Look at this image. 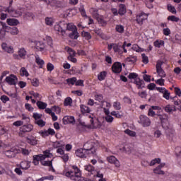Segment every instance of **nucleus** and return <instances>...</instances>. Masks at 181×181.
Returning a JSON list of instances; mask_svg holds the SVG:
<instances>
[{
  "label": "nucleus",
  "instance_id": "17",
  "mask_svg": "<svg viewBox=\"0 0 181 181\" xmlns=\"http://www.w3.org/2000/svg\"><path fill=\"white\" fill-rule=\"evenodd\" d=\"M1 47L3 50L7 52V53H13V48L8 47V45L5 42L1 44Z\"/></svg>",
  "mask_w": 181,
  "mask_h": 181
},
{
  "label": "nucleus",
  "instance_id": "64",
  "mask_svg": "<svg viewBox=\"0 0 181 181\" xmlns=\"http://www.w3.org/2000/svg\"><path fill=\"white\" fill-rule=\"evenodd\" d=\"M175 93L176 94V95H178V97H181L180 88L175 87Z\"/></svg>",
  "mask_w": 181,
  "mask_h": 181
},
{
  "label": "nucleus",
  "instance_id": "34",
  "mask_svg": "<svg viewBox=\"0 0 181 181\" xmlns=\"http://www.w3.org/2000/svg\"><path fill=\"white\" fill-rule=\"evenodd\" d=\"M35 47L37 50H40V52L45 50V45L40 42H37Z\"/></svg>",
  "mask_w": 181,
  "mask_h": 181
},
{
  "label": "nucleus",
  "instance_id": "43",
  "mask_svg": "<svg viewBox=\"0 0 181 181\" xmlns=\"http://www.w3.org/2000/svg\"><path fill=\"white\" fill-rule=\"evenodd\" d=\"M136 60V56H130L127 58V62H129V63H135Z\"/></svg>",
  "mask_w": 181,
  "mask_h": 181
},
{
  "label": "nucleus",
  "instance_id": "59",
  "mask_svg": "<svg viewBox=\"0 0 181 181\" xmlns=\"http://www.w3.org/2000/svg\"><path fill=\"white\" fill-rule=\"evenodd\" d=\"M18 151H20V153L21 152L23 155H28L29 154V150L26 148H18Z\"/></svg>",
  "mask_w": 181,
  "mask_h": 181
},
{
  "label": "nucleus",
  "instance_id": "53",
  "mask_svg": "<svg viewBox=\"0 0 181 181\" xmlns=\"http://www.w3.org/2000/svg\"><path fill=\"white\" fill-rule=\"evenodd\" d=\"M132 49L137 52H142V48L139 47V46L136 44L133 45Z\"/></svg>",
  "mask_w": 181,
  "mask_h": 181
},
{
  "label": "nucleus",
  "instance_id": "35",
  "mask_svg": "<svg viewBox=\"0 0 181 181\" xmlns=\"http://www.w3.org/2000/svg\"><path fill=\"white\" fill-rule=\"evenodd\" d=\"M81 35L83 37H85L86 40H90L91 39V34L88 32L83 31Z\"/></svg>",
  "mask_w": 181,
  "mask_h": 181
},
{
  "label": "nucleus",
  "instance_id": "2",
  "mask_svg": "<svg viewBox=\"0 0 181 181\" xmlns=\"http://www.w3.org/2000/svg\"><path fill=\"white\" fill-rule=\"evenodd\" d=\"M72 169L65 173L66 177H69L71 180L81 181V171L76 165H72Z\"/></svg>",
  "mask_w": 181,
  "mask_h": 181
},
{
  "label": "nucleus",
  "instance_id": "14",
  "mask_svg": "<svg viewBox=\"0 0 181 181\" xmlns=\"http://www.w3.org/2000/svg\"><path fill=\"white\" fill-rule=\"evenodd\" d=\"M166 62V59H165V56H163L161 60H160V67H159V76L160 77H166V73L165 71L160 67V64H163Z\"/></svg>",
  "mask_w": 181,
  "mask_h": 181
},
{
  "label": "nucleus",
  "instance_id": "25",
  "mask_svg": "<svg viewBox=\"0 0 181 181\" xmlns=\"http://www.w3.org/2000/svg\"><path fill=\"white\" fill-rule=\"evenodd\" d=\"M81 111L83 114L90 113V107L84 105H81Z\"/></svg>",
  "mask_w": 181,
  "mask_h": 181
},
{
  "label": "nucleus",
  "instance_id": "44",
  "mask_svg": "<svg viewBox=\"0 0 181 181\" xmlns=\"http://www.w3.org/2000/svg\"><path fill=\"white\" fill-rule=\"evenodd\" d=\"M168 9L169 12H171V13H173L174 15H176L177 11H176V8H175V6L169 4L168 6Z\"/></svg>",
  "mask_w": 181,
  "mask_h": 181
},
{
  "label": "nucleus",
  "instance_id": "56",
  "mask_svg": "<svg viewBox=\"0 0 181 181\" xmlns=\"http://www.w3.org/2000/svg\"><path fill=\"white\" fill-rule=\"evenodd\" d=\"M31 83L33 84V86L34 87H38L39 86V79L37 78H33L32 81H31Z\"/></svg>",
  "mask_w": 181,
  "mask_h": 181
},
{
  "label": "nucleus",
  "instance_id": "50",
  "mask_svg": "<svg viewBox=\"0 0 181 181\" xmlns=\"http://www.w3.org/2000/svg\"><path fill=\"white\" fill-rule=\"evenodd\" d=\"M128 78L131 80V79H134V80H136V78H138V74L136 73H130L128 76Z\"/></svg>",
  "mask_w": 181,
  "mask_h": 181
},
{
  "label": "nucleus",
  "instance_id": "63",
  "mask_svg": "<svg viewBox=\"0 0 181 181\" xmlns=\"http://www.w3.org/2000/svg\"><path fill=\"white\" fill-rule=\"evenodd\" d=\"M14 11L15 10L13 9V7H12V6H8V7H7L6 9V12H8V13H10V15H11Z\"/></svg>",
  "mask_w": 181,
  "mask_h": 181
},
{
  "label": "nucleus",
  "instance_id": "45",
  "mask_svg": "<svg viewBox=\"0 0 181 181\" xmlns=\"http://www.w3.org/2000/svg\"><path fill=\"white\" fill-rule=\"evenodd\" d=\"M155 115H158V117L159 116L158 115V112L156 113V112H155V110H152L151 108H149L148 112V117H155Z\"/></svg>",
  "mask_w": 181,
  "mask_h": 181
},
{
  "label": "nucleus",
  "instance_id": "29",
  "mask_svg": "<svg viewBox=\"0 0 181 181\" xmlns=\"http://www.w3.org/2000/svg\"><path fill=\"white\" fill-rule=\"evenodd\" d=\"M66 81L69 86H70V84H71V86H74V84H76V81H77V78L76 77L69 78H67Z\"/></svg>",
  "mask_w": 181,
  "mask_h": 181
},
{
  "label": "nucleus",
  "instance_id": "10",
  "mask_svg": "<svg viewBox=\"0 0 181 181\" xmlns=\"http://www.w3.org/2000/svg\"><path fill=\"white\" fill-rule=\"evenodd\" d=\"M160 119L161 121V125L163 128H164V129H168V128H169V121L168 120V115H160Z\"/></svg>",
  "mask_w": 181,
  "mask_h": 181
},
{
  "label": "nucleus",
  "instance_id": "4",
  "mask_svg": "<svg viewBox=\"0 0 181 181\" xmlns=\"http://www.w3.org/2000/svg\"><path fill=\"white\" fill-rule=\"evenodd\" d=\"M33 131V125L28 123L27 124L23 125L20 128V132L18 133L19 136L23 137L26 135L27 132H32Z\"/></svg>",
  "mask_w": 181,
  "mask_h": 181
},
{
  "label": "nucleus",
  "instance_id": "61",
  "mask_svg": "<svg viewBox=\"0 0 181 181\" xmlns=\"http://www.w3.org/2000/svg\"><path fill=\"white\" fill-rule=\"evenodd\" d=\"M163 33L165 36H169V35H170V29L169 28H164L163 30Z\"/></svg>",
  "mask_w": 181,
  "mask_h": 181
},
{
  "label": "nucleus",
  "instance_id": "13",
  "mask_svg": "<svg viewBox=\"0 0 181 181\" xmlns=\"http://www.w3.org/2000/svg\"><path fill=\"white\" fill-rule=\"evenodd\" d=\"M107 159L109 163H113L114 165H115L116 168H119L120 166L119 161L117 159V158H115V156H112L107 157Z\"/></svg>",
  "mask_w": 181,
  "mask_h": 181
},
{
  "label": "nucleus",
  "instance_id": "47",
  "mask_svg": "<svg viewBox=\"0 0 181 181\" xmlns=\"http://www.w3.org/2000/svg\"><path fill=\"white\" fill-rule=\"evenodd\" d=\"M18 56L21 57H25L26 56V50H25V48H21L18 51Z\"/></svg>",
  "mask_w": 181,
  "mask_h": 181
},
{
  "label": "nucleus",
  "instance_id": "11",
  "mask_svg": "<svg viewBox=\"0 0 181 181\" xmlns=\"http://www.w3.org/2000/svg\"><path fill=\"white\" fill-rule=\"evenodd\" d=\"M146 19H148V15L145 14V13H141L137 15L136 21L139 25H142V23H144V21Z\"/></svg>",
  "mask_w": 181,
  "mask_h": 181
},
{
  "label": "nucleus",
  "instance_id": "9",
  "mask_svg": "<svg viewBox=\"0 0 181 181\" xmlns=\"http://www.w3.org/2000/svg\"><path fill=\"white\" fill-rule=\"evenodd\" d=\"M140 124H141V125H143V127H149V125H151V119H149V117L141 115H140Z\"/></svg>",
  "mask_w": 181,
  "mask_h": 181
},
{
  "label": "nucleus",
  "instance_id": "21",
  "mask_svg": "<svg viewBox=\"0 0 181 181\" xmlns=\"http://www.w3.org/2000/svg\"><path fill=\"white\" fill-rule=\"evenodd\" d=\"M119 8L118 11L119 15L122 16L125 15V13H127V9L125 8V5L120 4Z\"/></svg>",
  "mask_w": 181,
  "mask_h": 181
},
{
  "label": "nucleus",
  "instance_id": "8",
  "mask_svg": "<svg viewBox=\"0 0 181 181\" xmlns=\"http://www.w3.org/2000/svg\"><path fill=\"white\" fill-rule=\"evenodd\" d=\"M6 81L10 86H16V82L18 81V77L13 74H11L9 76L6 78Z\"/></svg>",
  "mask_w": 181,
  "mask_h": 181
},
{
  "label": "nucleus",
  "instance_id": "58",
  "mask_svg": "<svg viewBox=\"0 0 181 181\" xmlns=\"http://www.w3.org/2000/svg\"><path fill=\"white\" fill-rule=\"evenodd\" d=\"M25 109L28 110V111H30V112H33V107H32V105L29 103H26L25 105Z\"/></svg>",
  "mask_w": 181,
  "mask_h": 181
},
{
  "label": "nucleus",
  "instance_id": "37",
  "mask_svg": "<svg viewBox=\"0 0 181 181\" xmlns=\"http://www.w3.org/2000/svg\"><path fill=\"white\" fill-rule=\"evenodd\" d=\"M167 19L171 22H179V21H180V18H179V17H176L175 16H170Z\"/></svg>",
  "mask_w": 181,
  "mask_h": 181
},
{
  "label": "nucleus",
  "instance_id": "40",
  "mask_svg": "<svg viewBox=\"0 0 181 181\" xmlns=\"http://www.w3.org/2000/svg\"><path fill=\"white\" fill-rule=\"evenodd\" d=\"M20 74L22 76H25V77H28L29 76V73L28 72V71L25 67H23L21 69Z\"/></svg>",
  "mask_w": 181,
  "mask_h": 181
},
{
  "label": "nucleus",
  "instance_id": "19",
  "mask_svg": "<svg viewBox=\"0 0 181 181\" xmlns=\"http://www.w3.org/2000/svg\"><path fill=\"white\" fill-rule=\"evenodd\" d=\"M35 63H37V64H38V66H40V69H42L43 65L45 64V61H43V59H40V57H39V55H37V56H35Z\"/></svg>",
  "mask_w": 181,
  "mask_h": 181
},
{
  "label": "nucleus",
  "instance_id": "41",
  "mask_svg": "<svg viewBox=\"0 0 181 181\" xmlns=\"http://www.w3.org/2000/svg\"><path fill=\"white\" fill-rule=\"evenodd\" d=\"M42 117H43V115L37 112H35L33 115V118H34L35 121H38L39 119H42Z\"/></svg>",
  "mask_w": 181,
  "mask_h": 181
},
{
  "label": "nucleus",
  "instance_id": "38",
  "mask_svg": "<svg viewBox=\"0 0 181 181\" xmlns=\"http://www.w3.org/2000/svg\"><path fill=\"white\" fill-rule=\"evenodd\" d=\"M105 76H107V72L102 71L98 76V80H100V81H103V80H104L105 78Z\"/></svg>",
  "mask_w": 181,
  "mask_h": 181
},
{
  "label": "nucleus",
  "instance_id": "5",
  "mask_svg": "<svg viewBox=\"0 0 181 181\" xmlns=\"http://www.w3.org/2000/svg\"><path fill=\"white\" fill-rule=\"evenodd\" d=\"M4 153L7 158L12 159V158H15L18 153H21V151L16 148V147H12L11 149L5 151Z\"/></svg>",
  "mask_w": 181,
  "mask_h": 181
},
{
  "label": "nucleus",
  "instance_id": "7",
  "mask_svg": "<svg viewBox=\"0 0 181 181\" xmlns=\"http://www.w3.org/2000/svg\"><path fill=\"white\" fill-rule=\"evenodd\" d=\"M112 71L115 74H119L121 71H122V64L119 62H115L112 66Z\"/></svg>",
  "mask_w": 181,
  "mask_h": 181
},
{
  "label": "nucleus",
  "instance_id": "48",
  "mask_svg": "<svg viewBox=\"0 0 181 181\" xmlns=\"http://www.w3.org/2000/svg\"><path fill=\"white\" fill-rule=\"evenodd\" d=\"M45 23L46 25H48L49 26L53 25V19L52 18L47 17L45 18Z\"/></svg>",
  "mask_w": 181,
  "mask_h": 181
},
{
  "label": "nucleus",
  "instance_id": "27",
  "mask_svg": "<svg viewBox=\"0 0 181 181\" xmlns=\"http://www.w3.org/2000/svg\"><path fill=\"white\" fill-rule=\"evenodd\" d=\"M34 123L35 125H38L40 128H43L45 125H46V122H45L43 119H40L39 120L34 121Z\"/></svg>",
  "mask_w": 181,
  "mask_h": 181
},
{
  "label": "nucleus",
  "instance_id": "6",
  "mask_svg": "<svg viewBox=\"0 0 181 181\" xmlns=\"http://www.w3.org/2000/svg\"><path fill=\"white\" fill-rule=\"evenodd\" d=\"M44 154H40L37 156H33V159L35 160H37L38 162L40 160L42 162L44 160V159H46V158H52L53 155L50 153V151L46 150L43 152Z\"/></svg>",
  "mask_w": 181,
  "mask_h": 181
},
{
  "label": "nucleus",
  "instance_id": "36",
  "mask_svg": "<svg viewBox=\"0 0 181 181\" xmlns=\"http://www.w3.org/2000/svg\"><path fill=\"white\" fill-rule=\"evenodd\" d=\"M95 99L96 101H98L99 103H101L102 104L104 102V97L101 94L95 95Z\"/></svg>",
  "mask_w": 181,
  "mask_h": 181
},
{
  "label": "nucleus",
  "instance_id": "55",
  "mask_svg": "<svg viewBox=\"0 0 181 181\" xmlns=\"http://www.w3.org/2000/svg\"><path fill=\"white\" fill-rule=\"evenodd\" d=\"M0 100L4 103V104H6L7 101H9L8 97L5 95H1Z\"/></svg>",
  "mask_w": 181,
  "mask_h": 181
},
{
  "label": "nucleus",
  "instance_id": "57",
  "mask_svg": "<svg viewBox=\"0 0 181 181\" xmlns=\"http://www.w3.org/2000/svg\"><path fill=\"white\" fill-rule=\"evenodd\" d=\"M47 70H48V71H52V70H54V66L52 65V63L49 62L47 64Z\"/></svg>",
  "mask_w": 181,
  "mask_h": 181
},
{
  "label": "nucleus",
  "instance_id": "31",
  "mask_svg": "<svg viewBox=\"0 0 181 181\" xmlns=\"http://www.w3.org/2000/svg\"><path fill=\"white\" fill-rule=\"evenodd\" d=\"M66 50L69 53V57H76V51L69 47H66Z\"/></svg>",
  "mask_w": 181,
  "mask_h": 181
},
{
  "label": "nucleus",
  "instance_id": "46",
  "mask_svg": "<svg viewBox=\"0 0 181 181\" xmlns=\"http://www.w3.org/2000/svg\"><path fill=\"white\" fill-rule=\"evenodd\" d=\"M21 119H23V121H25V119H26V124H30V118L29 117H28V115H25V114H22L21 116Z\"/></svg>",
  "mask_w": 181,
  "mask_h": 181
},
{
  "label": "nucleus",
  "instance_id": "18",
  "mask_svg": "<svg viewBox=\"0 0 181 181\" xmlns=\"http://www.w3.org/2000/svg\"><path fill=\"white\" fill-rule=\"evenodd\" d=\"M20 165L23 170H27V169H29V168H30V162L23 161L21 163Z\"/></svg>",
  "mask_w": 181,
  "mask_h": 181
},
{
  "label": "nucleus",
  "instance_id": "28",
  "mask_svg": "<svg viewBox=\"0 0 181 181\" xmlns=\"http://www.w3.org/2000/svg\"><path fill=\"white\" fill-rule=\"evenodd\" d=\"M71 104H73V99H71V98L68 97L65 98L64 102V105L65 107H69V105L71 106Z\"/></svg>",
  "mask_w": 181,
  "mask_h": 181
},
{
  "label": "nucleus",
  "instance_id": "24",
  "mask_svg": "<svg viewBox=\"0 0 181 181\" xmlns=\"http://www.w3.org/2000/svg\"><path fill=\"white\" fill-rule=\"evenodd\" d=\"M165 112H172L173 111H176V107L173 105H168L164 107Z\"/></svg>",
  "mask_w": 181,
  "mask_h": 181
},
{
  "label": "nucleus",
  "instance_id": "49",
  "mask_svg": "<svg viewBox=\"0 0 181 181\" xmlns=\"http://www.w3.org/2000/svg\"><path fill=\"white\" fill-rule=\"evenodd\" d=\"M41 164L43 165V166H51V168H53L52 165V160H47V161H45V160H42L41 161Z\"/></svg>",
  "mask_w": 181,
  "mask_h": 181
},
{
  "label": "nucleus",
  "instance_id": "42",
  "mask_svg": "<svg viewBox=\"0 0 181 181\" xmlns=\"http://www.w3.org/2000/svg\"><path fill=\"white\" fill-rule=\"evenodd\" d=\"M84 169L85 170H87V172H90L91 173V172H94V166H93L92 165H86L84 166Z\"/></svg>",
  "mask_w": 181,
  "mask_h": 181
},
{
  "label": "nucleus",
  "instance_id": "23",
  "mask_svg": "<svg viewBox=\"0 0 181 181\" xmlns=\"http://www.w3.org/2000/svg\"><path fill=\"white\" fill-rule=\"evenodd\" d=\"M11 16L13 18H19V16H22V10H14Z\"/></svg>",
  "mask_w": 181,
  "mask_h": 181
},
{
  "label": "nucleus",
  "instance_id": "60",
  "mask_svg": "<svg viewBox=\"0 0 181 181\" xmlns=\"http://www.w3.org/2000/svg\"><path fill=\"white\" fill-rule=\"evenodd\" d=\"M163 98H165V100H169L170 98V93H169V90H166L164 94H163Z\"/></svg>",
  "mask_w": 181,
  "mask_h": 181
},
{
  "label": "nucleus",
  "instance_id": "54",
  "mask_svg": "<svg viewBox=\"0 0 181 181\" xmlns=\"http://www.w3.org/2000/svg\"><path fill=\"white\" fill-rule=\"evenodd\" d=\"M113 107L115 110H121V103L119 102H114Z\"/></svg>",
  "mask_w": 181,
  "mask_h": 181
},
{
  "label": "nucleus",
  "instance_id": "16",
  "mask_svg": "<svg viewBox=\"0 0 181 181\" xmlns=\"http://www.w3.org/2000/svg\"><path fill=\"white\" fill-rule=\"evenodd\" d=\"M7 23L10 26H16L19 25V21H18L16 18H10L7 19Z\"/></svg>",
  "mask_w": 181,
  "mask_h": 181
},
{
  "label": "nucleus",
  "instance_id": "33",
  "mask_svg": "<svg viewBox=\"0 0 181 181\" xmlns=\"http://www.w3.org/2000/svg\"><path fill=\"white\" fill-rule=\"evenodd\" d=\"M9 33L11 35H16L19 33V30H18V28L16 27L10 28Z\"/></svg>",
  "mask_w": 181,
  "mask_h": 181
},
{
  "label": "nucleus",
  "instance_id": "20",
  "mask_svg": "<svg viewBox=\"0 0 181 181\" xmlns=\"http://www.w3.org/2000/svg\"><path fill=\"white\" fill-rule=\"evenodd\" d=\"M37 107L39 108V110H46L47 107V103H44L42 101H37L36 103Z\"/></svg>",
  "mask_w": 181,
  "mask_h": 181
},
{
  "label": "nucleus",
  "instance_id": "22",
  "mask_svg": "<svg viewBox=\"0 0 181 181\" xmlns=\"http://www.w3.org/2000/svg\"><path fill=\"white\" fill-rule=\"evenodd\" d=\"M69 37L71 39L75 40L78 38V33L77 32V28L71 31V33L69 34Z\"/></svg>",
  "mask_w": 181,
  "mask_h": 181
},
{
  "label": "nucleus",
  "instance_id": "26",
  "mask_svg": "<svg viewBox=\"0 0 181 181\" xmlns=\"http://www.w3.org/2000/svg\"><path fill=\"white\" fill-rule=\"evenodd\" d=\"M26 141L28 144H30V145H37V140H36L35 137H33L31 139L29 137H27Z\"/></svg>",
  "mask_w": 181,
  "mask_h": 181
},
{
  "label": "nucleus",
  "instance_id": "1",
  "mask_svg": "<svg viewBox=\"0 0 181 181\" xmlns=\"http://www.w3.org/2000/svg\"><path fill=\"white\" fill-rule=\"evenodd\" d=\"M96 151L95 143L93 140H90L83 144V148L76 150V155L78 158H87V155L97 156Z\"/></svg>",
  "mask_w": 181,
  "mask_h": 181
},
{
  "label": "nucleus",
  "instance_id": "62",
  "mask_svg": "<svg viewBox=\"0 0 181 181\" xmlns=\"http://www.w3.org/2000/svg\"><path fill=\"white\" fill-rule=\"evenodd\" d=\"M143 78H144V81H146L147 83H151V76L150 75L144 74L143 76Z\"/></svg>",
  "mask_w": 181,
  "mask_h": 181
},
{
  "label": "nucleus",
  "instance_id": "51",
  "mask_svg": "<svg viewBox=\"0 0 181 181\" xmlns=\"http://www.w3.org/2000/svg\"><path fill=\"white\" fill-rule=\"evenodd\" d=\"M125 134H127V135H129V136H135L136 135V133L132 130L126 129L124 131Z\"/></svg>",
  "mask_w": 181,
  "mask_h": 181
},
{
  "label": "nucleus",
  "instance_id": "15",
  "mask_svg": "<svg viewBox=\"0 0 181 181\" xmlns=\"http://www.w3.org/2000/svg\"><path fill=\"white\" fill-rule=\"evenodd\" d=\"M74 122H76V120L73 116H65L63 118L64 125H67V124H74Z\"/></svg>",
  "mask_w": 181,
  "mask_h": 181
},
{
  "label": "nucleus",
  "instance_id": "52",
  "mask_svg": "<svg viewBox=\"0 0 181 181\" xmlns=\"http://www.w3.org/2000/svg\"><path fill=\"white\" fill-rule=\"evenodd\" d=\"M141 57L142 62L143 63H144V64H148V63H149V59H148V57H146L145 54H142Z\"/></svg>",
  "mask_w": 181,
  "mask_h": 181
},
{
  "label": "nucleus",
  "instance_id": "32",
  "mask_svg": "<svg viewBox=\"0 0 181 181\" xmlns=\"http://www.w3.org/2000/svg\"><path fill=\"white\" fill-rule=\"evenodd\" d=\"M119 151H121V152H125L126 153H131L132 149L128 145H125L122 148H119Z\"/></svg>",
  "mask_w": 181,
  "mask_h": 181
},
{
  "label": "nucleus",
  "instance_id": "30",
  "mask_svg": "<svg viewBox=\"0 0 181 181\" xmlns=\"http://www.w3.org/2000/svg\"><path fill=\"white\" fill-rule=\"evenodd\" d=\"M115 30L118 33H124L125 30H124V25H117L116 27H115Z\"/></svg>",
  "mask_w": 181,
  "mask_h": 181
},
{
  "label": "nucleus",
  "instance_id": "12",
  "mask_svg": "<svg viewBox=\"0 0 181 181\" xmlns=\"http://www.w3.org/2000/svg\"><path fill=\"white\" fill-rule=\"evenodd\" d=\"M134 84H136V86H137V88L139 89H142V88H145V82L144 81V80L139 78H136L134 80Z\"/></svg>",
  "mask_w": 181,
  "mask_h": 181
},
{
  "label": "nucleus",
  "instance_id": "39",
  "mask_svg": "<svg viewBox=\"0 0 181 181\" xmlns=\"http://www.w3.org/2000/svg\"><path fill=\"white\" fill-rule=\"evenodd\" d=\"M75 29H77V27H76L72 23H67L66 30L72 32L73 30H75Z\"/></svg>",
  "mask_w": 181,
  "mask_h": 181
},
{
  "label": "nucleus",
  "instance_id": "3",
  "mask_svg": "<svg viewBox=\"0 0 181 181\" xmlns=\"http://www.w3.org/2000/svg\"><path fill=\"white\" fill-rule=\"evenodd\" d=\"M54 29L57 33H61L64 35L67 29V23L66 21H60L59 23L54 25Z\"/></svg>",
  "mask_w": 181,
  "mask_h": 181
}]
</instances>
